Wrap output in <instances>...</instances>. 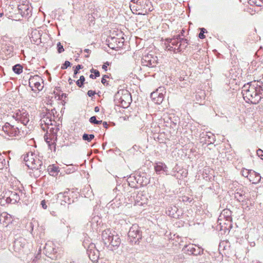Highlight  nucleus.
<instances>
[{
    "instance_id": "obj_1",
    "label": "nucleus",
    "mask_w": 263,
    "mask_h": 263,
    "mask_svg": "<svg viewBox=\"0 0 263 263\" xmlns=\"http://www.w3.org/2000/svg\"><path fill=\"white\" fill-rule=\"evenodd\" d=\"M263 85L260 81L245 84L242 88V94L246 102L256 104L262 98Z\"/></svg>"
},
{
    "instance_id": "obj_2",
    "label": "nucleus",
    "mask_w": 263,
    "mask_h": 263,
    "mask_svg": "<svg viewBox=\"0 0 263 263\" xmlns=\"http://www.w3.org/2000/svg\"><path fill=\"white\" fill-rule=\"evenodd\" d=\"M24 161L25 164L32 170L29 172L30 176L34 178L39 177L41 173L45 171V166L43 165L40 157L31 152L24 155Z\"/></svg>"
},
{
    "instance_id": "obj_3",
    "label": "nucleus",
    "mask_w": 263,
    "mask_h": 263,
    "mask_svg": "<svg viewBox=\"0 0 263 263\" xmlns=\"http://www.w3.org/2000/svg\"><path fill=\"white\" fill-rule=\"evenodd\" d=\"M54 110H49L46 109L45 112H43V116L40 120L41 127L44 130H47L50 132L52 138H56V134L58 131V128H54L52 127L53 123H55L54 118Z\"/></svg>"
},
{
    "instance_id": "obj_4",
    "label": "nucleus",
    "mask_w": 263,
    "mask_h": 263,
    "mask_svg": "<svg viewBox=\"0 0 263 263\" xmlns=\"http://www.w3.org/2000/svg\"><path fill=\"white\" fill-rule=\"evenodd\" d=\"M128 236L130 242L135 244L139 242L142 237L141 228L137 224H133L128 231Z\"/></svg>"
},
{
    "instance_id": "obj_5",
    "label": "nucleus",
    "mask_w": 263,
    "mask_h": 263,
    "mask_svg": "<svg viewBox=\"0 0 263 263\" xmlns=\"http://www.w3.org/2000/svg\"><path fill=\"white\" fill-rule=\"evenodd\" d=\"M116 98L118 99L119 103L123 108L127 107L132 101L130 93L127 90L119 91L116 95Z\"/></svg>"
},
{
    "instance_id": "obj_6",
    "label": "nucleus",
    "mask_w": 263,
    "mask_h": 263,
    "mask_svg": "<svg viewBox=\"0 0 263 263\" xmlns=\"http://www.w3.org/2000/svg\"><path fill=\"white\" fill-rule=\"evenodd\" d=\"M23 192L18 187H12L8 193V196H6V200L10 203L14 204L17 203L20 200L21 196H22Z\"/></svg>"
},
{
    "instance_id": "obj_7",
    "label": "nucleus",
    "mask_w": 263,
    "mask_h": 263,
    "mask_svg": "<svg viewBox=\"0 0 263 263\" xmlns=\"http://www.w3.org/2000/svg\"><path fill=\"white\" fill-rule=\"evenodd\" d=\"M13 117L16 120L20 121L25 125H26L29 122V114L24 109L16 110Z\"/></svg>"
},
{
    "instance_id": "obj_8",
    "label": "nucleus",
    "mask_w": 263,
    "mask_h": 263,
    "mask_svg": "<svg viewBox=\"0 0 263 263\" xmlns=\"http://www.w3.org/2000/svg\"><path fill=\"white\" fill-rule=\"evenodd\" d=\"M19 130L17 127L10 125L9 123H6L3 127L1 135L3 136H8L9 137H14L17 135Z\"/></svg>"
},
{
    "instance_id": "obj_9",
    "label": "nucleus",
    "mask_w": 263,
    "mask_h": 263,
    "mask_svg": "<svg viewBox=\"0 0 263 263\" xmlns=\"http://www.w3.org/2000/svg\"><path fill=\"white\" fill-rule=\"evenodd\" d=\"M87 253L89 259L92 261L95 262L98 260L99 256V251L96 248V245L93 243H91L87 249Z\"/></svg>"
},
{
    "instance_id": "obj_10",
    "label": "nucleus",
    "mask_w": 263,
    "mask_h": 263,
    "mask_svg": "<svg viewBox=\"0 0 263 263\" xmlns=\"http://www.w3.org/2000/svg\"><path fill=\"white\" fill-rule=\"evenodd\" d=\"M124 39H119L116 37H110L107 40L108 47L112 49L120 48L123 45Z\"/></svg>"
},
{
    "instance_id": "obj_11",
    "label": "nucleus",
    "mask_w": 263,
    "mask_h": 263,
    "mask_svg": "<svg viewBox=\"0 0 263 263\" xmlns=\"http://www.w3.org/2000/svg\"><path fill=\"white\" fill-rule=\"evenodd\" d=\"M116 233L115 231H112L110 229H107L102 232V240L105 246L108 247H110V240L112 236H113Z\"/></svg>"
},
{
    "instance_id": "obj_12",
    "label": "nucleus",
    "mask_w": 263,
    "mask_h": 263,
    "mask_svg": "<svg viewBox=\"0 0 263 263\" xmlns=\"http://www.w3.org/2000/svg\"><path fill=\"white\" fill-rule=\"evenodd\" d=\"M17 11L22 17H26L31 15V10L28 4H21L18 5Z\"/></svg>"
},
{
    "instance_id": "obj_13",
    "label": "nucleus",
    "mask_w": 263,
    "mask_h": 263,
    "mask_svg": "<svg viewBox=\"0 0 263 263\" xmlns=\"http://www.w3.org/2000/svg\"><path fill=\"white\" fill-rule=\"evenodd\" d=\"M157 57H152V54L145 56L142 59V63L143 66L149 67H154L157 65Z\"/></svg>"
},
{
    "instance_id": "obj_14",
    "label": "nucleus",
    "mask_w": 263,
    "mask_h": 263,
    "mask_svg": "<svg viewBox=\"0 0 263 263\" xmlns=\"http://www.w3.org/2000/svg\"><path fill=\"white\" fill-rule=\"evenodd\" d=\"M234 197L239 202H244L247 199L246 192L239 186L235 191Z\"/></svg>"
},
{
    "instance_id": "obj_15",
    "label": "nucleus",
    "mask_w": 263,
    "mask_h": 263,
    "mask_svg": "<svg viewBox=\"0 0 263 263\" xmlns=\"http://www.w3.org/2000/svg\"><path fill=\"white\" fill-rule=\"evenodd\" d=\"M69 193L68 191L67 192H64V193H60L57 195L58 198L61 200V204L62 205H64L65 203L70 204L71 201L73 202V200L71 199L68 195Z\"/></svg>"
},
{
    "instance_id": "obj_16",
    "label": "nucleus",
    "mask_w": 263,
    "mask_h": 263,
    "mask_svg": "<svg viewBox=\"0 0 263 263\" xmlns=\"http://www.w3.org/2000/svg\"><path fill=\"white\" fill-rule=\"evenodd\" d=\"M186 251L194 255H200L203 253V250L200 247L193 245L185 246Z\"/></svg>"
},
{
    "instance_id": "obj_17",
    "label": "nucleus",
    "mask_w": 263,
    "mask_h": 263,
    "mask_svg": "<svg viewBox=\"0 0 263 263\" xmlns=\"http://www.w3.org/2000/svg\"><path fill=\"white\" fill-rule=\"evenodd\" d=\"M155 170L157 174H161L165 173L167 174V167L165 163L161 162L156 163L155 165Z\"/></svg>"
},
{
    "instance_id": "obj_18",
    "label": "nucleus",
    "mask_w": 263,
    "mask_h": 263,
    "mask_svg": "<svg viewBox=\"0 0 263 263\" xmlns=\"http://www.w3.org/2000/svg\"><path fill=\"white\" fill-rule=\"evenodd\" d=\"M11 221V217L10 215L4 212L0 215V223L7 226Z\"/></svg>"
},
{
    "instance_id": "obj_19",
    "label": "nucleus",
    "mask_w": 263,
    "mask_h": 263,
    "mask_svg": "<svg viewBox=\"0 0 263 263\" xmlns=\"http://www.w3.org/2000/svg\"><path fill=\"white\" fill-rule=\"evenodd\" d=\"M25 245V240L21 238L14 241L13 247L15 251H20Z\"/></svg>"
},
{
    "instance_id": "obj_20",
    "label": "nucleus",
    "mask_w": 263,
    "mask_h": 263,
    "mask_svg": "<svg viewBox=\"0 0 263 263\" xmlns=\"http://www.w3.org/2000/svg\"><path fill=\"white\" fill-rule=\"evenodd\" d=\"M121 243V239L118 234L116 233L113 236H112L110 240V246L113 247H118Z\"/></svg>"
},
{
    "instance_id": "obj_21",
    "label": "nucleus",
    "mask_w": 263,
    "mask_h": 263,
    "mask_svg": "<svg viewBox=\"0 0 263 263\" xmlns=\"http://www.w3.org/2000/svg\"><path fill=\"white\" fill-rule=\"evenodd\" d=\"M54 244L52 241H48L46 243L44 246V250L47 253L54 254L56 253L55 248L53 247Z\"/></svg>"
},
{
    "instance_id": "obj_22",
    "label": "nucleus",
    "mask_w": 263,
    "mask_h": 263,
    "mask_svg": "<svg viewBox=\"0 0 263 263\" xmlns=\"http://www.w3.org/2000/svg\"><path fill=\"white\" fill-rule=\"evenodd\" d=\"M31 41L34 44L39 45L41 43V35L39 31H34L31 33Z\"/></svg>"
},
{
    "instance_id": "obj_23",
    "label": "nucleus",
    "mask_w": 263,
    "mask_h": 263,
    "mask_svg": "<svg viewBox=\"0 0 263 263\" xmlns=\"http://www.w3.org/2000/svg\"><path fill=\"white\" fill-rule=\"evenodd\" d=\"M178 208L176 206H170L167 208L166 211V213L170 217L175 218L176 216H178L177 214V211Z\"/></svg>"
},
{
    "instance_id": "obj_24",
    "label": "nucleus",
    "mask_w": 263,
    "mask_h": 263,
    "mask_svg": "<svg viewBox=\"0 0 263 263\" xmlns=\"http://www.w3.org/2000/svg\"><path fill=\"white\" fill-rule=\"evenodd\" d=\"M187 40L186 39H181L180 40L179 45L177 48V52H180L182 49H184L187 46Z\"/></svg>"
},
{
    "instance_id": "obj_25",
    "label": "nucleus",
    "mask_w": 263,
    "mask_h": 263,
    "mask_svg": "<svg viewBox=\"0 0 263 263\" xmlns=\"http://www.w3.org/2000/svg\"><path fill=\"white\" fill-rule=\"evenodd\" d=\"M249 179L252 183L256 184L260 181L261 176L259 173L255 172V175H250Z\"/></svg>"
},
{
    "instance_id": "obj_26",
    "label": "nucleus",
    "mask_w": 263,
    "mask_h": 263,
    "mask_svg": "<svg viewBox=\"0 0 263 263\" xmlns=\"http://www.w3.org/2000/svg\"><path fill=\"white\" fill-rule=\"evenodd\" d=\"M37 81H42V79L41 78L40 76L35 75L31 77L29 80V86L31 87L33 84H34L35 82H37Z\"/></svg>"
},
{
    "instance_id": "obj_27",
    "label": "nucleus",
    "mask_w": 263,
    "mask_h": 263,
    "mask_svg": "<svg viewBox=\"0 0 263 263\" xmlns=\"http://www.w3.org/2000/svg\"><path fill=\"white\" fill-rule=\"evenodd\" d=\"M241 173L243 176H244L245 177H247L248 179L250 177V175H255V172L254 171L251 170H248L245 168L242 170Z\"/></svg>"
},
{
    "instance_id": "obj_28",
    "label": "nucleus",
    "mask_w": 263,
    "mask_h": 263,
    "mask_svg": "<svg viewBox=\"0 0 263 263\" xmlns=\"http://www.w3.org/2000/svg\"><path fill=\"white\" fill-rule=\"evenodd\" d=\"M248 3L250 5H255L258 7H261L263 5V0H249Z\"/></svg>"
},
{
    "instance_id": "obj_29",
    "label": "nucleus",
    "mask_w": 263,
    "mask_h": 263,
    "mask_svg": "<svg viewBox=\"0 0 263 263\" xmlns=\"http://www.w3.org/2000/svg\"><path fill=\"white\" fill-rule=\"evenodd\" d=\"M13 71L16 74H20L23 71V67L20 64H16L12 67Z\"/></svg>"
},
{
    "instance_id": "obj_30",
    "label": "nucleus",
    "mask_w": 263,
    "mask_h": 263,
    "mask_svg": "<svg viewBox=\"0 0 263 263\" xmlns=\"http://www.w3.org/2000/svg\"><path fill=\"white\" fill-rule=\"evenodd\" d=\"M94 138L95 136L93 134L88 135L87 134H84L82 136L83 139L88 142H90Z\"/></svg>"
},
{
    "instance_id": "obj_31",
    "label": "nucleus",
    "mask_w": 263,
    "mask_h": 263,
    "mask_svg": "<svg viewBox=\"0 0 263 263\" xmlns=\"http://www.w3.org/2000/svg\"><path fill=\"white\" fill-rule=\"evenodd\" d=\"M14 47L10 44H6L5 45V50L7 54H11L13 51Z\"/></svg>"
},
{
    "instance_id": "obj_32",
    "label": "nucleus",
    "mask_w": 263,
    "mask_h": 263,
    "mask_svg": "<svg viewBox=\"0 0 263 263\" xmlns=\"http://www.w3.org/2000/svg\"><path fill=\"white\" fill-rule=\"evenodd\" d=\"M163 95L162 93H159L158 97H157L156 99L154 100L153 101L155 103L160 104L162 103L163 100Z\"/></svg>"
},
{
    "instance_id": "obj_33",
    "label": "nucleus",
    "mask_w": 263,
    "mask_h": 263,
    "mask_svg": "<svg viewBox=\"0 0 263 263\" xmlns=\"http://www.w3.org/2000/svg\"><path fill=\"white\" fill-rule=\"evenodd\" d=\"M6 166V161L5 158L1 154H0V170L3 169Z\"/></svg>"
},
{
    "instance_id": "obj_34",
    "label": "nucleus",
    "mask_w": 263,
    "mask_h": 263,
    "mask_svg": "<svg viewBox=\"0 0 263 263\" xmlns=\"http://www.w3.org/2000/svg\"><path fill=\"white\" fill-rule=\"evenodd\" d=\"M89 122L93 124H100L102 122V120H97L96 116H92L90 118Z\"/></svg>"
},
{
    "instance_id": "obj_35",
    "label": "nucleus",
    "mask_w": 263,
    "mask_h": 263,
    "mask_svg": "<svg viewBox=\"0 0 263 263\" xmlns=\"http://www.w3.org/2000/svg\"><path fill=\"white\" fill-rule=\"evenodd\" d=\"M85 80V77L83 76H81L80 79L76 82V84L79 87H82L83 86Z\"/></svg>"
},
{
    "instance_id": "obj_36",
    "label": "nucleus",
    "mask_w": 263,
    "mask_h": 263,
    "mask_svg": "<svg viewBox=\"0 0 263 263\" xmlns=\"http://www.w3.org/2000/svg\"><path fill=\"white\" fill-rule=\"evenodd\" d=\"M40 82L41 81H37V82H35V84L31 86L30 87L32 88H36L38 90H41L43 89V86L41 85Z\"/></svg>"
},
{
    "instance_id": "obj_37",
    "label": "nucleus",
    "mask_w": 263,
    "mask_h": 263,
    "mask_svg": "<svg viewBox=\"0 0 263 263\" xmlns=\"http://www.w3.org/2000/svg\"><path fill=\"white\" fill-rule=\"evenodd\" d=\"M1 197L0 198V204L2 205H5L6 203H10L8 201H7V200H6V197L5 195H4L3 196L1 195Z\"/></svg>"
},
{
    "instance_id": "obj_38",
    "label": "nucleus",
    "mask_w": 263,
    "mask_h": 263,
    "mask_svg": "<svg viewBox=\"0 0 263 263\" xmlns=\"http://www.w3.org/2000/svg\"><path fill=\"white\" fill-rule=\"evenodd\" d=\"M46 142L48 144V146L51 150H52L53 149H54V151L55 150V144L54 142H51L50 143V141H48V138H46Z\"/></svg>"
},
{
    "instance_id": "obj_39",
    "label": "nucleus",
    "mask_w": 263,
    "mask_h": 263,
    "mask_svg": "<svg viewBox=\"0 0 263 263\" xmlns=\"http://www.w3.org/2000/svg\"><path fill=\"white\" fill-rule=\"evenodd\" d=\"M200 32L199 34V37L201 39H203L205 38L204 33L206 32V29L204 28H200Z\"/></svg>"
},
{
    "instance_id": "obj_40",
    "label": "nucleus",
    "mask_w": 263,
    "mask_h": 263,
    "mask_svg": "<svg viewBox=\"0 0 263 263\" xmlns=\"http://www.w3.org/2000/svg\"><path fill=\"white\" fill-rule=\"evenodd\" d=\"M83 66L82 65H78L76 66L75 69L74 70V74L73 77L75 78L76 75L79 73V71L80 69L83 68Z\"/></svg>"
},
{
    "instance_id": "obj_41",
    "label": "nucleus",
    "mask_w": 263,
    "mask_h": 263,
    "mask_svg": "<svg viewBox=\"0 0 263 263\" xmlns=\"http://www.w3.org/2000/svg\"><path fill=\"white\" fill-rule=\"evenodd\" d=\"M57 50H58V53H61L64 51L63 46V45H62V44L60 42H59L57 44Z\"/></svg>"
},
{
    "instance_id": "obj_42",
    "label": "nucleus",
    "mask_w": 263,
    "mask_h": 263,
    "mask_svg": "<svg viewBox=\"0 0 263 263\" xmlns=\"http://www.w3.org/2000/svg\"><path fill=\"white\" fill-rule=\"evenodd\" d=\"M165 48L167 50L173 51L175 53H177L176 52L177 51V50H176L177 48H174L172 45H171L170 44H168V45H165Z\"/></svg>"
},
{
    "instance_id": "obj_43",
    "label": "nucleus",
    "mask_w": 263,
    "mask_h": 263,
    "mask_svg": "<svg viewBox=\"0 0 263 263\" xmlns=\"http://www.w3.org/2000/svg\"><path fill=\"white\" fill-rule=\"evenodd\" d=\"M147 3H149L147 0H136V4L142 6L146 4Z\"/></svg>"
},
{
    "instance_id": "obj_44",
    "label": "nucleus",
    "mask_w": 263,
    "mask_h": 263,
    "mask_svg": "<svg viewBox=\"0 0 263 263\" xmlns=\"http://www.w3.org/2000/svg\"><path fill=\"white\" fill-rule=\"evenodd\" d=\"M71 63L68 61H66L65 63L63 64V65L61 67V69H67L68 67L70 66Z\"/></svg>"
},
{
    "instance_id": "obj_45",
    "label": "nucleus",
    "mask_w": 263,
    "mask_h": 263,
    "mask_svg": "<svg viewBox=\"0 0 263 263\" xmlns=\"http://www.w3.org/2000/svg\"><path fill=\"white\" fill-rule=\"evenodd\" d=\"M159 93L158 91H157L156 92H153L151 94V97L153 101L156 99L157 97L158 96Z\"/></svg>"
},
{
    "instance_id": "obj_46",
    "label": "nucleus",
    "mask_w": 263,
    "mask_h": 263,
    "mask_svg": "<svg viewBox=\"0 0 263 263\" xmlns=\"http://www.w3.org/2000/svg\"><path fill=\"white\" fill-rule=\"evenodd\" d=\"M256 154L259 157L263 160V151L260 149H258L256 151Z\"/></svg>"
},
{
    "instance_id": "obj_47",
    "label": "nucleus",
    "mask_w": 263,
    "mask_h": 263,
    "mask_svg": "<svg viewBox=\"0 0 263 263\" xmlns=\"http://www.w3.org/2000/svg\"><path fill=\"white\" fill-rule=\"evenodd\" d=\"M90 72L91 73H94V75L96 76V77H99L100 76V72L98 70H96V69H91L90 70Z\"/></svg>"
},
{
    "instance_id": "obj_48",
    "label": "nucleus",
    "mask_w": 263,
    "mask_h": 263,
    "mask_svg": "<svg viewBox=\"0 0 263 263\" xmlns=\"http://www.w3.org/2000/svg\"><path fill=\"white\" fill-rule=\"evenodd\" d=\"M179 43V41L176 40L175 39L172 38V42L171 43L172 46H178V45Z\"/></svg>"
},
{
    "instance_id": "obj_49",
    "label": "nucleus",
    "mask_w": 263,
    "mask_h": 263,
    "mask_svg": "<svg viewBox=\"0 0 263 263\" xmlns=\"http://www.w3.org/2000/svg\"><path fill=\"white\" fill-rule=\"evenodd\" d=\"M133 178H134V177H132L130 176L128 179L129 180H128V182L129 186H130L132 187H135V183L134 182H133L132 183H130V182H132V180L133 179Z\"/></svg>"
},
{
    "instance_id": "obj_50",
    "label": "nucleus",
    "mask_w": 263,
    "mask_h": 263,
    "mask_svg": "<svg viewBox=\"0 0 263 263\" xmlns=\"http://www.w3.org/2000/svg\"><path fill=\"white\" fill-rule=\"evenodd\" d=\"M109 65V63L108 62H106L102 65V69L104 70V71L107 70V66Z\"/></svg>"
},
{
    "instance_id": "obj_51",
    "label": "nucleus",
    "mask_w": 263,
    "mask_h": 263,
    "mask_svg": "<svg viewBox=\"0 0 263 263\" xmlns=\"http://www.w3.org/2000/svg\"><path fill=\"white\" fill-rule=\"evenodd\" d=\"M96 94V92L95 91L90 90L87 92V95L89 97H92Z\"/></svg>"
},
{
    "instance_id": "obj_52",
    "label": "nucleus",
    "mask_w": 263,
    "mask_h": 263,
    "mask_svg": "<svg viewBox=\"0 0 263 263\" xmlns=\"http://www.w3.org/2000/svg\"><path fill=\"white\" fill-rule=\"evenodd\" d=\"M101 83L104 85H108V81L106 80V79H105L104 78H102V80H101Z\"/></svg>"
},
{
    "instance_id": "obj_53",
    "label": "nucleus",
    "mask_w": 263,
    "mask_h": 263,
    "mask_svg": "<svg viewBox=\"0 0 263 263\" xmlns=\"http://www.w3.org/2000/svg\"><path fill=\"white\" fill-rule=\"evenodd\" d=\"M41 204L44 209H47V206L46 204V201L44 200L41 201Z\"/></svg>"
},
{
    "instance_id": "obj_54",
    "label": "nucleus",
    "mask_w": 263,
    "mask_h": 263,
    "mask_svg": "<svg viewBox=\"0 0 263 263\" xmlns=\"http://www.w3.org/2000/svg\"><path fill=\"white\" fill-rule=\"evenodd\" d=\"M172 40V38H171V39H170V38L166 39H165V45H168V44H170L171 43Z\"/></svg>"
},
{
    "instance_id": "obj_55",
    "label": "nucleus",
    "mask_w": 263,
    "mask_h": 263,
    "mask_svg": "<svg viewBox=\"0 0 263 263\" xmlns=\"http://www.w3.org/2000/svg\"><path fill=\"white\" fill-rule=\"evenodd\" d=\"M173 39H175L176 40L179 41V42H180V40L182 38L180 37V34H178V35L174 36Z\"/></svg>"
},
{
    "instance_id": "obj_56",
    "label": "nucleus",
    "mask_w": 263,
    "mask_h": 263,
    "mask_svg": "<svg viewBox=\"0 0 263 263\" xmlns=\"http://www.w3.org/2000/svg\"><path fill=\"white\" fill-rule=\"evenodd\" d=\"M139 148V146H137L136 145H135L133 146L132 147V149L135 150V151H138Z\"/></svg>"
},
{
    "instance_id": "obj_57",
    "label": "nucleus",
    "mask_w": 263,
    "mask_h": 263,
    "mask_svg": "<svg viewBox=\"0 0 263 263\" xmlns=\"http://www.w3.org/2000/svg\"><path fill=\"white\" fill-rule=\"evenodd\" d=\"M103 127L105 128H107L108 127V124L106 122H103Z\"/></svg>"
},
{
    "instance_id": "obj_58",
    "label": "nucleus",
    "mask_w": 263,
    "mask_h": 263,
    "mask_svg": "<svg viewBox=\"0 0 263 263\" xmlns=\"http://www.w3.org/2000/svg\"><path fill=\"white\" fill-rule=\"evenodd\" d=\"M94 110H95V112H97L99 111L100 108H99V107L98 106H96V107H95V109Z\"/></svg>"
},
{
    "instance_id": "obj_59",
    "label": "nucleus",
    "mask_w": 263,
    "mask_h": 263,
    "mask_svg": "<svg viewBox=\"0 0 263 263\" xmlns=\"http://www.w3.org/2000/svg\"><path fill=\"white\" fill-rule=\"evenodd\" d=\"M98 263H109V262L108 260H102L100 262H98Z\"/></svg>"
},
{
    "instance_id": "obj_60",
    "label": "nucleus",
    "mask_w": 263,
    "mask_h": 263,
    "mask_svg": "<svg viewBox=\"0 0 263 263\" xmlns=\"http://www.w3.org/2000/svg\"><path fill=\"white\" fill-rule=\"evenodd\" d=\"M89 77L92 79H95L97 77H96L95 75H93L92 74H91Z\"/></svg>"
},
{
    "instance_id": "obj_61",
    "label": "nucleus",
    "mask_w": 263,
    "mask_h": 263,
    "mask_svg": "<svg viewBox=\"0 0 263 263\" xmlns=\"http://www.w3.org/2000/svg\"><path fill=\"white\" fill-rule=\"evenodd\" d=\"M84 52L87 53H89L90 52V50L89 49H85L84 50Z\"/></svg>"
},
{
    "instance_id": "obj_62",
    "label": "nucleus",
    "mask_w": 263,
    "mask_h": 263,
    "mask_svg": "<svg viewBox=\"0 0 263 263\" xmlns=\"http://www.w3.org/2000/svg\"><path fill=\"white\" fill-rule=\"evenodd\" d=\"M68 82H69V84H71L72 83V80L71 78H69L68 79Z\"/></svg>"
},
{
    "instance_id": "obj_63",
    "label": "nucleus",
    "mask_w": 263,
    "mask_h": 263,
    "mask_svg": "<svg viewBox=\"0 0 263 263\" xmlns=\"http://www.w3.org/2000/svg\"><path fill=\"white\" fill-rule=\"evenodd\" d=\"M179 80H180V81H182L185 80V79H184V78H183V77H180L179 78Z\"/></svg>"
},
{
    "instance_id": "obj_64",
    "label": "nucleus",
    "mask_w": 263,
    "mask_h": 263,
    "mask_svg": "<svg viewBox=\"0 0 263 263\" xmlns=\"http://www.w3.org/2000/svg\"><path fill=\"white\" fill-rule=\"evenodd\" d=\"M103 78H104L105 79H107L109 78V76L108 75H104Z\"/></svg>"
}]
</instances>
